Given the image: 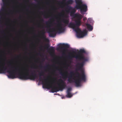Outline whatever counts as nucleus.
<instances>
[{
	"label": "nucleus",
	"mask_w": 122,
	"mask_h": 122,
	"mask_svg": "<svg viewBox=\"0 0 122 122\" xmlns=\"http://www.w3.org/2000/svg\"><path fill=\"white\" fill-rule=\"evenodd\" d=\"M54 48L53 47H51L49 49V50L50 51V54H51L53 53V52H54Z\"/></svg>",
	"instance_id": "nucleus-18"
},
{
	"label": "nucleus",
	"mask_w": 122,
	"mask_h": 122,
	"mask_svg": "<svg viewBox=\"0 0 122 122\" xmlns=\"http://www.w3.org/2000/svg\"><path fill=\"white\" fill-rule=\"evenodd\" d=\"M26 49H27V48L26 47Z\"/></svg>",
	"instance_id": "nucleus-33"
},
{
	"label": "nucleus",
	"mask_w": 122,
	"mask_h": 122,
	"mask_svg": "<svg viewBox=\"0 0 122 122\" xmlns=\"http://www.w3.org/2000/svg\"><path fill=\"white\" fill-rule=\"evenodd\" d=\"M66 96L67 97L71 98L72 96V95L70 92H67V94Z\"/></svg>",
	"instance_id": "nucleus-19"
},
{
	"label": "nucleus",
	"mask_w": 122,
	"mask_h": 122,
	"mask_svg": "<svg viewBox=\"0 0 122 122\" xmlns=\"http://www.w3.org/2000/svg\"><path fill=\"white\" fill-rule=\"evenodd\" d=\"M71 90V87H69L68 88L67 90V92H70Z\"/></svg>",
	"instance_id": "nucleus-23"
},
{
	"label": "nucleus",
	"mask_w": 122,
	"mask_h": 122,
	"mask_svg": "<svg viewBox=\"0 0 122 122\" xmlns=\"http://www.w3.org/2000/svg\"><path fill=\"white\" fill-rule=\"evenodd\" d=\"M86 25L88 30L92 31L93 29V27L90 24L86 23Z\"/></svg>",
	"instance_id": "nucleus-15"
},
{
	"label": "nucleus",
	"mask_w": 122,
	"mask_h": 122,
	"mask_svg": "<svg viewBox=\"0 0 122 122\" xmlns=\"http://www.w3.org/2000/svg\"><path fill=\"white\" fill-rule=\"evenodd\" d=\"M41 48V50H42V47H41V48Z\"/></svg>",
	"instance_id": "nucleus-30"
},
{
	"label": "nucleus",
	"mask_w": 122,
	"mask_h": 122,
	"mask_svg": "<svg viewBox=\"0 0 122 122\" xmlns=\"http://www.w3.org/2000/svg\"><path fill=\"white\" fill-rule=\"evenodd\" d=\"M60 74L63 77V78L66 79L67 77V75L65 73H63L62 72H61Z\"/></svg>",
	"instance_id": "nucleus-17"
},
{
	"label": "nucleus",
	"mask_w": 122,
	"mask_h": 122,
	"mask_svg": "<svg viewBox=\"0 0 122 122\" xmlns=\"http://www.w3.org/2000/svg\"><path fill=\"white\" fill-rule=\"evenodd\" d=\"M49 47V46H47V49H48V47Z\"/></svg>",
	"instance_id": "nucleus-28"
},
{
	"label": "nucleus",
	"mask_w": 122,
	"mask_h": 122,
	"mask_svg": "<svg viewBox=\"0 0 122 122\" xmlns=\"http://www.w3.org/2000/svg\"><path fill=\"white\" fill-rule=\"evenodd\" d=\"M85 52V51L84 49H80L77 54H76V55H75L72 53H71V55H69L68 56V58L70 59H71L72 58H75L76 59H84V56L83 55V53Z\"/></svg>",
	"instance_id": "nucleus-8"
},
{
	"label": "nucleus",
	"mask_w": 122,
	"mask_h": 122,
	"mask_svg": "<svg viewBox=\"0 0 122 122\" xmlns=\"http://www.w3.org/2000/svg\"><path fill=\"white\" fill-rule=\"evenodd\" d=\"M62 25V24L60 23H59L57 24L56 30L59 33L62 32L64 30V29Z\"/></svg>",
	"instance_id": "nucleus-11"
},
{
	"label": "nucleus",
	"mask_w": 122,
	"mask_h": 122,
	"mask_svg": "<svg viewBox=\"0 0 122 122\" xmlns=\"http://www.w3.org/2000/svg\"><path fill=\"white\" fill-rule=\"evenodd\" d=\"M9 64H8V66L10 67V70H8L7 72L9 74L8 75L9 78L14 79L16 78L15 73L18 70V69L16 67L12 66V63L10 61L8 62Z\"/></svg>",
	"instance_id": "nucleus-7"
},
{
	"label": "nucleus",
	"mask_w": 122,
	"mask_h": 122,
	"mask_svg": "<svg viewBox=\"0 0 122 122\" xmlns=\"http://www.w3.org/2000/svg\"><path fill=\"white\" fill-rule=\"evenodd\" d=\"M75 31L77 33V36L78 37L81 38L83 37L86 35L87 32L85 30L81 31L78 28L75 29Z\"/></svg>",
	"instance_id": "nucleus-9"
},
{
	"label": "nucleus",
	"mask_w": 122,
	"mask_h": 122,
	"mask_svg": "<svg viewBox=\"0 0 122 122\" xmlns=\"http://www.w3.org/2000/svg\"><path fill=\"white\" fill-rule=\"evenodd\" d=\"M25 71L26 72V73H19L18 75V77L20 79L26 80L28 79L34 80L38 78V77L36 74L32 73L30 75L29 74V69L25 68Z\"/></svg>",
	"instance_id": "nucleus-5"
},
{
	"label": "nucleus",
	"mask_w": 122,
	"mask_h": 122,
	"mask_svg": "<svg viewBox=\"0 0 122 122\" xmlns=\"http://www.w3.org/2000/svg\"><path fill=\"white\" fill-rule=\"evenodd\" d=\"M76 4L75 8L76 9H80L81 13L84 15V12H86L87 10V6L86 4H82L81 0H75Z\"/></svg>",
	"instance_id": "nucleus-6"
},
{
	"label": "nucleus",
	"mask_w": 122,
	"mask_h": 122,
	"mask_svg": "<svg viewBox=\"0 0 122 122\" xmlns=\"http://www.w3.org/2000/svg\"><path fill=\"white\" fill-rule=\"evenodd\" d=\"M44 72L43 71H41L39 73V81H41L42 82L43 85L46 88H51L52 92L54 93L58 91L59 90V89L60 90H62L63 89H64L66 87L65 82L62 79H58V81L61 84V85H59V88L55 86L53 87L52 85L50 84L47 78H45V77L44 76L43 78L44 79L42 78L41 76H44Z\"/></svg>",
	"instance_id": "nucleus-2"
},
{
	"label": "nucleus",
	"mask_w": 122,
	"mask_h": 122,
	"mask_svg": "<svg viewBox=\"0 0 122 122\" xmlns=\"http://www.w3.org/2000/svg\"><path fill=\"white\" fill-rule=\"evenodd\" d=\"M74 74V72L73 71H71L70 73V76L69 77V78H71L73 75Z\"/></svg>",
	"instance_id": "nucleus-22"
},
{
	"label": "nucleus",
	"mask_w": 122,
	"mask_h": 122,
	"mask_svg": "<svg viewBox=\"0 0 122 122\" xmlns=\"http://www.w3.org/2000/svg\"><path fill=\"white\" fill-rule=\"evenodd\" d=\"M66 73H67V72H66Z\"/></svg>",
	"instance_id": "nucleus-31"
},
{
	"label": "nucleus",
	"mask_w": 122,
	"mask_h": 122,
	"mask_svg": "<svg viewBox=\"0 0 122 122\" xmlns=\"http://www.w3.org/2000/svg\"><path fill=\"white\" fill-rule=\"evenodd\" d=\"M44 16L45 18H47L49 17V15L48 14H45L44 15Z\"/></svg>",
	"instance_id": "nucleus-21"
},
{
	"label": "nucleus",
	"mask_w": 122,
	"mask_h": 122,
	"mask_svg": "<svg viewBox=\"0 0 122 122\" xmlns=\"http://www.w3.org/2000/svg\"><path fill=\"white\" fill-rule=\"evenodd\" d=\"M46 27L50 28L52 25V22L51 21H47L46 22Z\"/></svg>",
	"instance_id": "nucleus-16"
},
{
	"label": "nucleus",
	"mask_w": 122,
	"mask_h": 122,
	"mask_svg": "<svg viewBox=\"0 0 122 122\" xmlns=\"http://www.w3.org/2000/svg\"><path fill=\"white\" fill-rule=\"evenodd\" d=\"M63 0L64 1H66V0Z\"/></svg>",
	"instance_id": "nucleus-29"
},
{
	"label": "nucleus",
	"mask_w": 122,
	"mask_h": 122,
	"mask_svg": "<svg viewBox=\"0 0 122 122\" xmlns=\"http://www.w3.org/2000/svg\"><path fill=\"white\" fill-rule=\"evenodd\" d=\"M3 5L0 10V42L2 38L1 35H5V30L3 29L4 21L6 19L7 13L6 8L7 4V0H2Z\"/></svg>",
	"instance_id": "nucleus-4"
},
{
	"label": "nucleus",
	"mask_w": 122,
	"mask_h": 122,
	"mask_svg": "<svg viewBox=\"0 0 122 122\" xmlns=\"http://www.w3.org/2000/svg\"><path fill=\"white\" fill-rule=\"evenodd\" d=\"M49 66V65H48L44 67V68H48V66ZM40 67L41 68H42V67H44L43 66H40Z\"/></svg>",
	"instance_id": "nucleus-24"
},
{
	"label": "nucleus",
	"mask_w": 122,
	"mask_h": 122,
	"mask_svg": "<svg viewBox=\"0 0 122 122\" xmlns=\"http://www.w3.org/2000/svg\"><path fill=\"white\" fill-rule=\"evenodd\" d=\"M73 3V1L72 0H68L67 2V3L69 4H72Z\"/></svg>",
	"instance_id": "nucleus-20"
},
{
	"label": "nucleus",
	"mask_w": 122,
	"mask_h": 122,
	"mask_svg": "<svg viewBox=\"0 0 122 122\" xmlns=\"http://www.w3.org/2000/svg\"><path fill=\"white\" fill-rule=\"evenodd\" d=\"M34 71V72H35V71Z\"/></svg>",
	"instance_id": "nucleus-32"
},
{
	"label": "nucleus",
	"mask_w": 122,
	"mask_h": 122,
	"mask_svg": "<svg viewBox=\"0 0 122 122\" xmlns=\"http://www.w3.org/2000/svg\"><path fill=\"white\" fill-rule=\"evenodd\" d=\"M55 29L53 28L50 29L49 30V36L51 37H54L56 35Z\"/></svg>",
	"instance_id": "nucleus-13"
},
{
	"label": "nucleus",
	"mask_w": 122,
	"mask_h": 122,
	"mask_svg": "<svg viewBox=\"0 0 122 122\" xmlns=\"http://www.w3.org/2000/svg\"><path fill=\"white\" fill-rule=\"evenodd\" d=\"M67 12H69L70 10V15L71 16H73L74 18V21L75 24L71 22L68 25V27L75 29L76 27H78L80 26L81 24V20L83 16L81 14L78 13H76V10L75 8L70 6H69L67 8Z\"/></svg>",
	"instance_id": "nucleus-3"
},
{
	"label": "nucleus",
	"mask_w": 122,
	"mask_h": 122,
	"mask_svg": "<svg viewBox=\"0 0 122 122\" xmlns=\"http://www.w3.org/2000/svg\"><path fill=\"white\" fill-rule=\"evenodd\" d=\"M58 15L61 17H64L66 19L63 18L62 20V21L66 24V25H68L69 22V19L68 18V16L66 15H65L64 14L61 13H59Z\"/></svg>",
	"instance_id": "nucleus-10"
},
{
	"label": "nucleus",
	"mask_w": 122,
	"mask_h": 122,
	"mask_svg": "<svg viewBox=\"0 0 122 122\" xmlns=\"http://www.w3.org/2000/svg\"><path fill=\"white\" fill-rule=\"evenodd\" d=\"M87 20V18L86 17H85L84 18H83V20L84 21H85Z\"/></svg>",
	"instance_id": "nucleus-25"
},
{
	"label": "nucleus",
	"mask_w": 122,
	"mask_h": 122,
	"mask_svg": "<svg viewBox=\"0 0 122 122\" xmlns=\"http://www.w3.org/2000/svg\"><path fill=\"white\" fill-rule=\"evenodd\" d=\"M84 59H76L80 61H82L81 63H78L76 65L77 66L78 70H80L81 71V74L80 75L79 73L77 71H76L75 73L77 76L76 77L77 78V79H74V81H73L71 79H69L68 81L70 83L74 82L76 86H80L81 82V81H85L86 80V76L84 71L83 69V67L86 61L88 60L87 59L84 57Z\"/></svg>",
	"instance_id": "nucleus-1"
},
{
	"label": "nucleus",
	"mask_w": 122,
	"mask_h": 122,
	"mask_svg": "<svg viewBox=\"0 0 122 122\" xmlns=\"http://www.w3.org/2000/svg\"><path fill=\"white\" fill-rule=\"evenodd\" d=\"M72 53H76V52H75V51H72Z\"/></svg>",
	"instance_id": "nucleus-27"
},
{
	"label": "nucleus",
	"mask_w": 122,
	"mask_h": 122,
	"mask_svg": "<svg viewBox=\"0 0 122 122\" xmlns=\"http://www.w3.org/2000/svg\"><path fill=\"white\" fill-rule=\"evenodd\" d=\"M59 48L61 50H65L66 48H68L69 45L67 44H60L58 45Z\"/></svg>",
	"instance_id": "nucleus-12"
},
{
	"label": "nucleus",
	"mask_w": 122,
	"mask_h": 122,
	"mask_svg": "<svg viewBox=\"0 0 122 122\" xmlns=\"http://www.w3.org/2000/svg\"><path fill=\"white\" fill-rule=\"evenodd\" d=\"M40 21L41 22H43L44 21V20L43 19H40Z\"/></svg>",
	"instance_id": "nucleus-26"
},
{
	"label": "nucleus",
	"mask_w": 122,
	"mask_h": 122,
	"mask_svg": "<svg viewBox=\"0 0 122 122\" xmlns=\"http://www.w3.org/2000/svg\"><path fill=\"white\" fill-rule=\"evenodd\" d=\"M41 35L42 38L43 39L45 40L46 42H49V40L46 37V36L45 35L44 30H43L41 31Z\"/></svg>",
	"instance_id": "nucleus-14"
}]
</instances>
